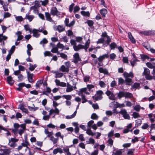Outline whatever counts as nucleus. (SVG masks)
<instances>
[{"label":"nucleus","instance_id":"9","mask_svg":"<svg viewBox=\"0 0 155 155\" xmlns=\"http://www.w3.org/2000/svg\"><path fill=\"white\" fill-rule=\"evenodd\" d=\"M90 43V40L88 39V40L86 42L84 45H82V47L79 48V50L80 49H84L85 50V51H87V49L89 47V44Z\"/></svg>","mask_w":155,"mask_h":155},{"label":"nucleus","instance_id":"63","mask_svg":"<svg viewBox=\"0 0 155 155\" xmlns=\"http://www.w3.org/2000/svg\"><path fill=\"white\" fill-rule=\"evenodd\" d=\"M140 106L139 105H136L134 107V109L137 111H139L140 110Z\"/></svg>","mask_w":155,"mask_h":155},{"label":"nucleus","instance_id":"61","mask_svg":"<svg viewBox=\"0 0 155 155\" xmlns=\"http://www.w3.org/2000/svg\"><path fill=\"white\" fill-rule=\"evenodd\" d=\"M15 48V45H13L12 46L11 49L9 51V53L10 54H12L14 51Z\"/></svg>","mask_w":155,"mask_h":155},{"label":"nucleus","instance_id":"51","mask_svg":"<svg viewBox=\"0 0 155 155\" xmlns=\"http://www.w3.org/2000/svg\"><path fill=\"white\" fill-rule=\"evenodd\" d=\"M149 127V125L147 123H145L141 127V128L143 130L147 129Z\"/></svg>","mask_w":155,"mask_h":155},{"label":"nucleus","instance_id":"19","mask_svg":"<svg viewBox=\"0 0 155 155\" xmlns=\"http://www.w3.org/2000/svg\"><path fill=\"white\" fill-rule=\"evenodd\" d=\"M53 153L54 154H56L58 153H63V151L61 148L59 147L54 149Z\"/></svg>","mask_w":155,"mask_h":155},{"label":"nucleus","instance_id":"46","mask_svg":"<svg viewBox=\"0 0 155 155\" xmlns=\"http://www.w3.org/2000/svg\"><path fill=\"white\" fill-rule=\"evenodd\" d=\"M125 82L123 78H119L118 80V83L119 84H122Z\"/></svg>","mask_w":155,"mask_h":155},{"label":"nucleus","instance_id":"11","mask_svg":"<svg viewBox=\"0 0 155 155\" xmlns=\"http://www.w3.org/2000/svg\"><path fill=\"white\" fill-rule=\"evenodd\" d=\"M55 81L57 86L62 87H66L67 85V84L65 83L60 82L59 80L58 79H55Z\"/></svg>","mask_w":155,"mask_h":155},{"label":"nucleus","instance_id":"17","mask_svg":"<svg viewBox=\"0 0 155 155\" xmlns=\"http://www.w3.org/2000/svg\"><path fill=\"white\" fill-rule=\"evenodd\" d=\"M67 88L66 91L67 92H69L73 90V86L71 85L68 83H67L66 86Z\"/></svg>","mask_w":155,"mask_h":155},{"label":"nucleus","instance_id":"10","mask_svg":"<svg viewBox=\"0 0 155 155\" xmlns=\"http://www.w3.org/2000/svg\"><path fill=\"white\" fill-rule=\"evenodd\" d=\"M74 63L76 64L78 63L79 61H81V59L80 58L79 55L78 53H76L74 55Z\"/></svg>","mask_w":155,"mask_h":155},{"label":"nucleus","instance_id":"52","mask_svg":"<svg viewBox=\"0 0 155 155\" xmlns=\"http://www.w3.org/2000/svg\"><path fill=\"white\" fill-rule=\"evenodd\" d=\"M63 74L62 73H57L56 72L55 76V78H61L63 76Z\"/></svg>","mask_w":155,"mask_h":155},{"label":"nucleus","instance_id":"8","mask_svg":"<svg viewBox=\"0 0 155 155\" xmlns=\"http://www.w3.org/2000/svg\"><path fill=\"white\" fill-rule=\"evenodd\" d=\"M139 33L140 34L146 35H155V33H154V31L152 30L141 31Z\"/></svg>","mask_w":155,"mask_h":155},{"label":"nucleus","instance_id":"44","mask_svg":"<svg viewBox=\"0 0 155 155\" xmlns=\"http://www.w3.org/2000/svg\"><path fill=\"white\" fill-rule=\"evenodd\" d=\"M42 83V81L41 80L38 81L36 84V87L37 88L39 87Z\"/></svg>","mask_w":155,"mask_h":155},{"label":"nucleus","instance_id":"25","mask_svg":"<svg viewBox=\"0 0 155 155\" xmlns=\"http://www.w3.org/2000/svg\"><path fill=\"white\" fill-rule=\"evenodd\" d=\"M55 30H58V31L59 32L64 31V28L63 25H58L57 28L56 29H54Z\"/></svg>","mask_w":155,"mask_h":155},{"label":"nucleus","instance_id":"50","mask_svg":"<svg viewBox=\"0 0 155 155\" xmlns=\"http://www.w3.org/2000/svg\"><path fill=\"white\" fill-rule=\"evenodd\" d=\"M81 96L82 97V103H84L87 101V100L85 98V95H81Z\"/></svg>","mask_w":155,"mask_h":155},{"label":"nucleus","instance_id":"33","mask_svg":"<svg viewBox=\"0 0 155 155\" xmlns=\"http://www.w3.org/2000/svg\"><path fill=\"white\" fill-rule=\"evenodd\" d=\"M124 97L126 98H130L133 97V95L130 93L125 92Z\"/></svg>","mask_w":155,"mask_h":155},{"label":"nucleus","instance_id":"23","mask_svg":"<svg viewBox=\"0 0 155 155\" xmlns=\"http://www.w3.org/2000/svg\"><path fill=\"white\" fill-rule=\"evenodd\" d=\"M32 32L33 33V36L34 37L38 38L40 35V34L38 33V30L35 29H34L32 31Z\"/></svg>","mask_w":155,"mask_h":155},{"label":"nucleus","instance_id":"26","mask_svg":"<svg viewBox=\"0 0 155 155\" xmlns=\"http://www.w3.org/2000/svg\"><path fill=\"white\" fill-rule=\"evenodd\" d=\"M51 51L53 53H57L58 55L59 54V51H58V47L56 46L52 48Z\"/></svg>","mask_w":155,"mask_h":155},{"label":"nucleus","instance_id":"5","mask_svg":"<svg viewBox=\"0 0 155 155\" xmlns=\"http://www.w3.org/2000/svg\"><path fill=\"white\" fill-rule=\"evenodd\" d=\"M105 94L108 96L110 100L113 101L116 100L117 97L115 96L117 94H114L113 93L109 90H107L105 92Z\"/></svg>","mask_w":155,"mask_h":155},{"label":"nucleus","instance_id":"12","mask_svg":"<svg viewBox=\"0 0 155 155\" xmlns=\"http://www.w3.org/2000/svg\"><path fill=\"white\" fill-rule=\"evenodd\" d=\"M114 152L112 155L114 154V155H121L122 153V151L123 150V149H116L115 147H114Z\"/></svg>","mask_w":155,"mask_h":155},{"label":"nucleus","instance_id":"22","mask_svg":"<svg viewBox=\"0 0 155 155\" xmlns=\"http://www.w3.org/2000/svg\"><path fill=\"white\" fill-rule=\"evenodd\" d=\"M60 70L63 72H68L69 70L68 68L65 67L64 65H62L60 68Z\"/></svg>","mask_w":155,"mask_h":155},{"label":"nucleus","instance_id":"18","mask_svg":"<svg viewBox=\"0 0 155 155\" xmlns=\"http://www.w3.org/2000/svg\"><path fill=\"white\" fill-rule=\"evenodd\" d=\"M123 75L125 78H129V77L132 78L134 77V75L132 72H130L129 73H128L125 71Z\"/></svg>","mask_w":155,"mask_h":155},{"label":"nucleus","instance_id":"54","mask_svg":"<svg viewBox=\"0 0 155 155\" xmlns=\"http://www.w3.org/2000/svg\"><path fill=\"white\" fill-rule=\"evenodd\" d=\"M37 67V65L36 64L32 65V66L29 68V69L31 71H33Z\"/></svg>","mask_w":155,"mask_h":155},{"label":"nucleus","instance_id":"1","mask_svg":"<svg viewBox=\"0 0 155 155\" xmlns=\"http://www.w3.org/2000/svg\"><path fill=\"white\" fill-rule=\"evenodd\" d=\"M101 36L102 38L98 39V41L97 42V44L102 43L104 41H105L107 45H109L110 43L111 42V38L107 35L106 32H105L103 33L101 35Z\"/></svg>","mask_w":155,"mask_h":155},{"label":"nucleus","instance_id":"60","mask_svg":"<svg viewBox=\"0 0 155 155\" xmlns=\"http://www.w3.org/2000/svg\"><path fill=\"white\" fill-rule=\"evenodd\" d=\"M40 2H41V4L42 5L45 6L48 4V0H45L44 1H41Z\"/></svg>","mask_w":155,"mask_h":155},{"label":"nucleus","instance_id":"27","mask_svg":"<svg viewBox=\"0 0 155 155\" xmlns=\"http://www.w3.org/2000/svg\"><path fill=\"white\" fill-rule=\"evenodd\" d=\"M125 92L123 91H120L119 93H117L116 94L119 99H120L123 97H124Z\"/></svg>","mask_w":155,"mask_h":155},{"label":"nucleus","instance_id":"59","mask_svg":"<svg viewBox=\"0 0 155 155\" xmlns=\"http://www.w3.org/2000/svg\"><path fill=\"white\" fill-rule=\"evenodd\" d=\"M45 15L46 18V19H52L50 17V14L49 12H45Z\"/></svg>","mask_w":155,"mask_h":155},{"label":"nucleus","instance_id":"43","mask_svg":"<svg viewBox=\"0 0 155 155\" xmlns=\"http://www.w3.org/2000/svg\"><path fill=\"white\" fill-rule=\"evenodd\" d=\"M98 116L95 113L93 114L91 117V118L93 120H97L98 118Z\"/></svg>","mask_w":155,"mask_h":155},{"label":"nucleus","instance_id":"53","mask_svg":"<svg viewBox=\"0 0 155 155\" xmlns=\"http://www.w3.org/2000/svg\"><path fill=\"white\" fill-rule=\"evenodd\" d=\"M80 9V8L78 6H76L74 8V13H75L78 12Z\"/></svg>","mask_w":155,"mask_h":155},{"label":"nucleus","instance_id":"3","mask_svg":"<svg viewBox=\"0 0 155 155\" xmlns=\"http://www.w3.org/2000/svg\"><path fill=\"white\" fill-rule=\"evenodd\" d=\"M143 74L145 76V78L147 80H150L153 79L152 76L150 75V71L148 68H144Z\"/></svg>","mask_w":155,"mask_h":155},{"label":"nucleus","instance_id":"28","mask_svg":"<svg viewBox=\"0 0 155 155\" xmlns=\"http://www.w3.org/2000/svg\"><path fill=\"white\" fill-rule=\"evenodd\" d=\"M50 140L53 142V144L57 143L58 140V138H55L53 136H51L50 137Z\"/></svg>","mask_w":155,"mask_h":155},{"label":"nucleus","instance_id":"2","mask_svg":"<svg viewBox=\"0 0 155 155\" xmlns=\"http://www.w3.org/2000/svg\"><path fill=\"white\" fill-rule=\"evenodd\" d=\"M114 113H115L116 114H117L118 113L120 114L124 117L125 119L130 120V116L127 113L126 110L125 109H121L119 112L117 111L116 109L115 108L113 110Z\"/></svg>","mask_w":155,"mask_h":155},{"label":"nucleus","instance_id":"38","mask_svg":"<svg viewBox=\"0 0 155 155\" xmlns=\"http://www.w3.org/2000/svg\"><path fill=\"white\" fill-rule=\"evenodd\" d=\"M87 144H94L95 143V140L94 139L92 138H89V141H86Z\"/></svg>","mask_w":155,"mask_h":155},{"label":"nucleus","instance_id":"4","mask_svg":"<svg viewBox=\"0 0 155 155\" xmlns=\"http://www.w3.org/2000/svg\"><path fill=\"white\" fill-rule=\"evenodd\" d=\"M96 94L97 95L96 97L93 96L92 98L96 101L101 100L103 98L102 95L103 94V92L102 91L99 90L97 91Z\"/></svg>","mask_w":155,"mask_h":155},{"label":"nucleus","instance_id":"42","mask_svg":"<svg viewBox=\"0 0 155 155\" xmlns=\"http://www.w3.org/2000/svg\"><path fill=\"white\" fill-rule=\"evenodd\" d=\"M62 97L68 100H71L72 98V96L70 95H63Z\"/></svg>","mask_w":155,"mask_h":155},{"label":"nucleus","instance_id":"32","mask_svg":"<svg viewBox=\"0 0 155 155\" xmlns=\"http://www.w3.org/2000/svg\"><path fill=\"white\" fill-rule=\"evenodd\" d=\"M129 38L130 39L131 41L133 43L135 42V41L131 33L129 32L128 33Z\"/></svg>","mask_w":155,"mask_h":155},{"label":"nucleus","instance_id":"20","mask_svg":"<svg viewBox=\"0 0 155 155\" xmlns=\"http://www.w3.org/2000/svg\"><path fill=\"white\" fill-rule=\"evenodd\" d=\"M14 129H13L12 130L14 133H15L18 131V129L20 125L18 123H15L14 124Z\"/></svg>","mask_w":155,"mask_h":155},{"label":"nucleus","instance_id":"48","mask_svg":"<svg viewBox=\"0 0 155 155\" xmlns=\"http://www.w3.org/2000/svg\"><path fill=\"white\" fill-rule=\"evenodd\" d=\"M59 54H60V56L61 57L65 59L67 58V55L63 53H60L59 52Z\"/></svg>","mask_w":155,"mask_h":155},{"label":"nucleus","instance_id":"16","mask_svg":"<svg viewBox=\"0 0 155 155\" xmlns=\"http://www.w3.org/2000/svg\"><path fill=\"white\" fill-rule=\"evenodd\" d=\"M7 81L8 83L11 85H12L15 82L11 76H9L7 77Z\"/></svg>","mask_w":155,"mask_h":155},{"label":"nucleus","instance_id":"47","mask_svg":"<svg viewBox=\"0 0 155 155\" xmlns=\"http://www.w3.org/2000/svg\"><path fill=\"white\" fill-rule=\"evenodd\" d=\"M21 144L23 147H27V146L29 145V143L27 140H25V142L22 143Z\"/></svg>","mask_w":155,"mask_h":155},{"label":"nucleus","instance_id":"45","mask_svg":"<svg viewBox=\"0 0 155 155\" xmlns=\"http://www.w3.org/2000/svg\"><path fill=\"white\" fill-rule=\"evenodd\" d=\"M86 91V88H81L80 89V91H79L80 93H78V94L79 95L81 96L82 94V93L84 92H85Z\"/></svg>","mask_w":155,"mask_h":155},{"label":"nucleus","instance_id":"39","mask_svg":"<svg viewBox=\"0 0 155 155\" xmlns=\"http://www.w3.org/2000/svg\"><path fill=\"white\" fill-rule=\"evenodd\" d=\"M135 122L136 123V125L137 127L140 126L141 125L142 122L141 120L140 119L136 120Z\"/></svg>","mask_w":155,"mask_h":155},{"label":"nucleus","instance_id":"58","mask_svg":"<svg viewBox=\"0 0 155 155\" xmlns=\"http://www.w3.org/2000/svg\"><path fill=\"white\" fill-rule=\"evenodd\" d=\"M90 77L89 76H86L84 77V81L85 82L88 81L89 80Z\"/></svg>","mask_w":155,"mask_h":155},{"label":"nucleus","instance_id":"30","mask_svg":"<svg viewBox=\"0 0 155 155\" xmlns=\"http://www.w3.org/2000/svg\"><path fill=\"white\" fill-rule=\"evenodd\" d=\"M63 150L66 153L67 155H71V153L69 152V148L67 147H64Z\"/></svg>","mask_w":155,"mask_h":155},{"label":"nucleus","instance_id":"13","mask_svg":"<svg viewBox=\"0 0 155 155\" xmlns=\"http://www.w3.org/2000/svg\"><path fill=\"white\" fill-rule=\"evenodd\" d=\"M80 104V103H78V106L77 107L76 110H77ZM77 110H76L74 112V113L73 114H72L70 116H68V115L66 116V118L67 119H71V118H74L76 116V114L77 113Z\"/></svg>","mask_w":155,"mask_h":155},{"label":"nucleus","instance_id":"40","mask_svg":"<svg viewBox=\"0 0 155 155\" xmlns=\"http://www.w3.org/2000/svg\"><path fill=\"white\" fill-rule=\"evenodd\" d=\"M34 17L33 15H30L28 14H26L25 18L28 19H33Z\"/></svg>","mask_w":155,"mask_h":155},{"label":"nucleus","instance_id":"21","mask_svg":"<svg viewBox=\"0 0 155 155\" xmlns=\"http://www.w3.org/2000/svg\"><path fill=\"white\" fill-rule=\"evenodd\" d=\"M27 72V77L28 81L30 82H31L32 81V77L33 75V74H30V73L26 71Z\"/></svg>","mask_w":155,"mask_h":155},{"label":"nucleus","instance_id":"6","mask_svg":"<svg viewBox=\"0 0 155 155\" xmlns=\"http://www.w3.org/2000/svg\"><path fill=\"white\" fill-rule=\"evenodd\" d=\"M70 43L72 45H73V47L75 51H79V48L82 46L81 44H79L78 45H77L75 41L73 39H71V40Z\"/></svg>","mask_w":155,"mask_h":155},{"label":"nucleus","instance_id":"62","mask_svg":"<svg viewBox=\"0 0 155 155\" xmlns=\"http://www.w3.org/2000/svg\"><path fill=\"white\" fill-rule=\"evenodd\" d=\"M35 6H36V7H40L41 6V4L40 3V2H39L37 0H35Z\"/></svg>","mask_w":155,"mask_h":155},{"label":"nucleus","instance_id":"56","mask_svg":"<svg viewBox=\"0 0 155 155\" xmlns=\"http://www.w3.org/2000/svg\"><path fill=\"white\" fill-rule=\"evenodd\" d=\"M48 42V41L45 38H43L41 41L40 43V44H45Z\"/></svg>","mask_w":155,"mask_h":155},{"label":"nucleus","instance_id":"41","mask_svg":"<svg viewBox=\"0 0 155 155\" xmlns=\"http://www.w3.org/2000/svg\"><path fill=\"white\" fill-rule=\"evenodd\" d=\"M132 115L134 118H136L140 117V116L139 115V114L136 112H133Z\"/></svg>","mask_w":155,"mask_h":155},{"label":"nucleus","instance_id":"64","mask_svg":"<svg viewBox=\"0 0 155 155\" xmlns=\"http://www.w3.org/2000/svg\"><path fill=\"white\" fill-rule=\"evenodd\" d=\"M116 57V55L114 53H112L110 54V58L112 60H114Z\"/></svg>","mask_w":155,"mask_h":155},{"label":"nucleus","instance_id":"34","mask_svg":"<svg viewBox=\"0 0 155 155\" xmlns=\"http://www.w3.org/2000/svg\"><path fill=\"white\" fill-rule=\"evenodd\" d=\"M81 14L85 16H88L89 17L90 15V14L89 12H85L84 11H82L81 12Z\"/></svg>","mask_w":155,"mask_h":155},{"label":"nucleus","instance_id":"36","mask_svg":"<svg viewBox=\"0 0 155 155\" xmlns=\"http://www.w3.org/2000/svg\"><path fill=\"white\" fill-rule=\"evenodd\" d=\"M85 23H87L89 27H91L93 26L94 22L92 20H87V21L85 22Z\"/></svg>","mask_w":155,"mask_h":155},{"label":"nucleus","instance_id":"7","mask_svg":"<svg viewBox=\"0 0 155 155\" xmlns=\"http://www.w3.org/2000/svg\"><path fill=\"white\" fill-rule=\"evenodd\" d=\"M50 13L51 15L58 16L60 14V12L55 7H53L51 10Z\"/></svg>","mask_w":155,"mask_h":155},{"label":"nucleus","instance_id":"35","mask_svg":"<svg viewBox=\"0 0 155 155\" xmlns=\"http://www.w3.org/2000/svg\"><path fill=\"white\" fill-rule=\"evenodd\" d=\"M140 84L139 83H135L132 86V87L134 88L139 89Z\"/></svg>","mask_w":155,"mask_h":155},{"label":"nucleus","instance_id":"31","mask_svg":"<svg viewBox=\"0 0 155 155\" xmlns=\"http://www.w3.org/2000/svg\"><path fill=\"white\" fill-rule=\"evenodd\" d=\"M100 12L103 16L105 17L107 13V11L105 9H102L100 11Z\"/></svg>","mask_w":155,"mask_h":155},{"label":"nucleus","instance_id":"14","mask_svg":"<svg viewBox=\"0 0 155 155\" xmlns=\"http://www.w3.org/2000/svg\"><path fill=\"white\" fill-rule=\"evenodd\" d=\"M69 22V20H65L64 23L66 26L70 27L74 25L75 23V21L73 20L70 23Z\"/></svg>","mask_w":155,"mask_h":155},{"label":"nucleus","instance_id":"29","mask_svg":"<svg viewBox=\"0 0 155 155\" xmlns=\"http://www.w3.org/2000/svg\"><path fill=\"white\" fill-rule=\"evenodd\" d=\"M110 47L112 50H114L115 48H117L116 44L114 42L111 43L110 45Z\"/></svg>","mask_w":155,"mask_h":155},{"label":"nucleus","instance_id":"24","mask_svg":"<svg viewBox=\"0 0 155 155\" xmlns=\"http://www.w3.org/2000/svg\"><path fill=\"white\" fill-rule=\"evenodd\" d=\"M125 82L126 85H130L132 83V80L129 78H125Z\"/></svg>","mask_w":155,"mask_h":155},{"label":"nucleus","instance_id":"15","mask_svg":"<svg viewBox=\"0 0 155 155\" xmlns=\"http://www.w3.org/2000/svg\"><path fill=\"white\" fill-rule=\"evenodd\" d=\"M99 71L100 73H103L105 74L108 75L109 73L108 70L106 68H103L101 67L99 68Z\"/></svg>","mask_w":155,"mask_h":155},{"label":"nucleus","instance_id":"49","mask_svg":"<svg viewBox=\"0 0 155 155\" xmlns=\"http://www.w3.org/2000/svg\"><path fill=\"white\" fill-rule=\"evenodd\" d=\"M134 150V149H129L127 153V155H131L133 153V151Z\"/></svg>","mask_w":155,"mask_h":155},{"label":"nucleus","instance_id":"55","mask_svg":"<svg viewBox=\"0 0 155 155\" xmlns=\"http://www.w3.org/2000/svg\"><path fill=\"white\" fill-rule=\"evenodd\" d=\"M99 84L100 85L101 87H104L106 86V84L105 83L102 81H99Z\"/></svg>","mask_w":155,"mask_h":155},{"label":"nucleus","instance_id":"57","mask_svg":"<svg viewBox=\"0 0 155 155\" xmlns=\"http://www.w3.org/2000/svg\"><path fill=\"white\" fill-rule=\"evenodd\" d=\"M56 46L58 47V48H62L63 49L64 48V46L63 45L61 44L60 43H58L57 44Z\"/></svg>","mask_w":155,"mask_h":155},{"label":"nucleus","instance_id":"37","mask_svg":"<svg viewBox=\"0 0 155 155\" xmlns=\"http://www.w3.org/2000/svg\"><path fill=\"white\" fill-rule=\"evenodd\" d=\"M140 56L141 57V58L142 59L143 61H144L146 59H150V58L146 55L140 54Z\"/></svg>","mask_w":155,"mask_h":155}]
</instances>
